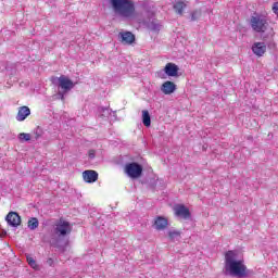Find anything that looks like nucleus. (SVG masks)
I'll return each instance as SVG.
<instances>
[{"mask_svg":"<svg viewBox=\"0 0 278 278\" xmlns=\"http://www.w3.org/2000/svg\"><path fill=\"white\" fill-rule=\"evenodd\" d=\"M237 254L233 251H228L225 254V270L229 273L231 277H248L247 266L242 261H236Z\"/></svg>","mask_w":278,"mask_h":278,"instance_id":"obj_1","label":"nucleus"},{"mask_svg":"<svg viewBox=\"0 0 278 278\" xmlns=\"http://www.w3.org/2000/svg\"><path fill=\"white\" fill-rule=\"evenodd\" d=\"M115 16L119 18H134L136 4L134 0H109Z\"/></svg>","mask_w":278,"mask_h":278,"instance_id":"obj_2","label":"nucleus"},{"mask_svg":"<svg viewBox=\"0 0 278 278\" xmlns=\"http://www.w3.org/2000/svg\"><path fill=\"white\" fill-rule=\"evenodd\" d=\"M71 231H73V228L71 227V223H68L64 218H60L55 220L51 230L50 244L56 248L60 247V241L65 236H68Z\"/></svg>","mask_w":278,"mask_h":278,"instance_id":"obj_3","label":"nucleus"},{"mask_svg":"<svg viewBox=\"0 0 278 278\" xmlns=\"http://www.w3.org/2000/svg\"><path fill=\"white\" fill-rule=\"evenodd\" d=\"M147 18L140 20L139 23H143L147 25L148 29L151 31H160L162 29V24L160 21L155 20V12L153 11V5L147 9V4H144V11L142 13Z\"/></svg>","mask_w":278,"mask_h":278,"instance_id":"obj_4","label":"nucleus"},{"mask_svg":"<svg viewBox=\"0 0 278 278\" xmlns=\"http://www.w3.org/2000/svg\"><path fill=\"white\" fill-rule=\"evenodd\" d=\"M250 26L256 34H265L269 27L268 17L266 15L254 13L250 18Z\"/></svg>","mask_w":278,"mask_h":278,"instance_id":"obj_5","label":"nucleus"},{"mask_svg":"<svg viewBox=\"0 0 278 278\" xmlns=\"http://www.w3.org/2000/svg\"><path fill=\"white\" fill-rule=\"evenodd\" d=\"M59 88L64 90V92L59 91V97H61V101H64V93L73 90L75 88V84L68 77L61 75L60 77H53L52 84H58Z\"/></svg>","mask_w":278,"mask_h":278,"instance_id":"obj_6","label":"nucleus"},{"mask_svg":"<svg viewBox=\"0 0 278 278\" xmlns=\"http://www.w3.org/2000/svg\"><path fill=\"white\" fill-rule=\"evenodd\" d=\"M125 173L131 179H138L139 177L142 176V165H140L136 162L128 163L125 166Z\"/></svg>","mask_w":278,"mask_h":278,"instance_id":"obj_7","label":"nucleus"},{"mask_svg":"<svg viewBox=\"0 0 278 278\" xmlns=\"http://www.w3.org/2000/svg\"><path fill=\"white\" fill-rule=\"evenodd\" d=\"M165 75L168 77H177L179 75V66H177L175 63H167L164 67V72L161 71L157 73V77L161 79H166Z\"/></svg>","mask_w":278,"mask_h":278,"instance_id":"obj_8","label":"nucleus"},{"mask_svg":"<svg viewBox=\"0 0 278 278\" xmlns=\"http://www.w3.org/2000/svg\"><path fill=\"white\" fill-rule=\"evenodd\" d=\"M118 40L122 45H134L136 42V35L131 31H121L118 34Z\"/></svg>","mask_w":278,"mask_h":278,"instance_id":"obj_9","label":"nucleus"},{"mask_svg":"<svg viewBox=\"0 0 278 278\" xmlns=\"http://www.w3.org/2000/svg\"><path fill=\"white\" fill-rule=\"evenodd\" d=\"M174 212L179 218H184L185 220H188V218H190V210L184 204L176 205L174 207Z\"/></svg>","mask_w":278,"mask_h":278,"instance_id":"obj_10","label":"nucleus"},{"mask_svg":"<svg viewBox=\"0 0 278 278\" xmlns=\"http://www.w3.org/2000/svg\"><path fill=\"white\" fill-rule=\"evenodd\" d=\"M5 220L11 227H18V225H21V216L16 212H10L7 215Z\"/></svg>","mask_w":278,"mask_h":278,"instance_id":"obj_11","label":"nucleus"},{"mask_svg":"<svg viewBox=\"0 0 278 278\" xmlns=\"http://www.w3.org/2000/svg\"><path fill=\"white\" fill-rule=\"evenodd\" d=\"M175 90H177V85L170 80H166L161 86V92H163V94H173Z\"/></svg>","mask_w":278,"mask_h":278,"instance_id":"obj_12","label":"nucleus"},{"mask_svg":"<svg viewBox=\"0 0 278 278\" xmlns=\"http://www.w3.org/2000/svg\"><path fill=\"white\" fill-rule=\"evenodd\" d=\"M83 178L87 184H94V181H97V179H99V173H97L96 170H92V169L85 170L83 173Z\"/></svg>","mask_w":278,"mask_h":278,"instance_id":"obj_13","label":"nucleus"},{"mask_svg":"<svg viewBox=\"0 0 278 278\" xmlns=\"http://www.w3.org/2000/svg\"><path fill=\"white\" fill-rule=\"evenodd\" d=\"M252 51L254 55H257V58H262L264 53H266V43L264 42H254L252 46Z\"/></svg>","mask_w":278,"mask_h":278,"instance_id":"obj_14","label":"nucleus"},{"mask_svg":"<svg viewBox=\"0 0 278 278\" xmlns=\"http://www.w3.org/2000/svg\"><path fill=\"white\" fill-rule=\"evenodd\" d=\"M154 227L156 231H164L168 227V219L162 216H157L154 220Z\"/></svg>","mask_w":278,"mask_h":278,"instance_id":"obj_15","label":"nucleus"},{"mask_svg":"<svg viewBox=\"0 0 278 278\" xmlns=\"http://www.w3.org/2000/svg\"><path fill=\"white\" fill-rule=\"evenodd\" d=\"M29 114H31V110H29L28 106H21L18 108L16 121H18L20 123H23V121H25V118H27Z\"/></svg>","mask_w":278,"mask_h":278,"instance_id":"obj_16","label":"nucleus"},{"mask_svg":"<svg viewBox=\"0 0 278 278\" xmlns=\"http://www.w3.org/2000/svg\"><path fill=\"white\" fill-rule=\"evenodd\" d=\"M174 10L176 14H179L181 16L184 14V10H186V4L184 3V1H178L174 3Z\"/></svg>","mask_w":278,"mask_h":278,"instance_id":"obj_17","label":"nucleus"},{"mask_svg":"<svg viewBox=\"0 0 278 278\" xmlns=\"http://www.w3.org/2000/svg\"><path fill=\"white\" fill-rule=\"evenodd\" d=\"M142 123L144 127H151V115L147 110L142 111Z\"/></svg>","mask_w":278,"mask_h":278,"instance_id":"obj_18","label":"nucleus"},{"mask_svg":"<svg viewBox=\"0 0 278 278\" xmlns=\"http://www.w3.org/2000/svg\"><path fill=\"white\" fill-rule=\"evenodd\" d=\"M40 225V223L38 222V218L33 217L28 220V229H30V231H35V229H38V226Z\"/></svg>","mask_w":278,"mask_h":278,"instance_id":"obj_19","label":"nucleus"},{"mask_svg":"<svg viewBox=\"0 0 278 278\" xmlns=\"http://www.w3.org/2000/svg\"><path fill=\"white\" fill-rule=\"evenodd\" d=\"M169 239L175 242V240H180L181 239V232L178 230H170L168 232Z\"/></svg>","mask_w":278,"mask_h":278,"instance_id":"obj_20","label":"nucleus"},{"mask_svg":"<svg viewBox=\"0 0 278 278\" xmlns=\"http://www.w3.org/2000/svg\"><path fill=\"white\" fill-rule=\"evenodd\" d=\"M18 140H21V142H29V140H31V135L27 132H22L18 135Z\"/></svg>","mask_w":278,"mask_h":278,"instance_id":"obj_21","label":"nucleus"},{"mask_svg":"<svg viewBox=\"0 0 278 278\" xmlns=\"http://www.w3.org/2000/svg\"><path fill=\"white\" fill-rule=\"evenodd\" d=\"M27 263L30 268H38V264L36 263V260L31 256H27Z\"/></svg>","mask_w":278,"mask_h":278,"instance_id":"obj_22","label":"nucleus"},{"mask_svg":"<svg viewBox=\"0 0 278 278\" xmlns=\"http://www.w3.org/2000/svg\"><path fill=\"white\" fill-rule=\"evenodd\" d=\"M200 17H201V11L195 10L191 13V21H199Z\"/></svg>","mask_w":278,"mask_h":278,"instance_id":"obj_23","label":"nucleus"},{"mask_svg":"<svg viewBox=\"0 0 278 278\" xmlns=\"http://www.w3.org/2000/svg\"><path fill=\"white\" fill-rule=\"evenodd\" d=\"M34 136H35V140H38L39 138H41V137H42V128L37 127V128L34 130Z\"/></svg>","mask_w":278,"mask_h":278,"instance_id":"obj_24","label":"nucleus"},{"mask_svg":"<svg viewBox=\"0 0 278 278\" xmlns=\"http://www.w3.org/2000/svg\"><path fill=\"white\" fill-rule=\"evenodd\" d=\"M88 155H89V160H94V157H96V155H97V151H94V150H89Z\"/></svg>","mask_w":278,"mask_h":278,"instance_id":"obj_25","label":"nucleus"},{"mask_svg":"<svg viewBox=\"0 0 278 278\" xmlns=\"http://www.w3.org/2000/svg\"><path fill=\"white\" fill-rule=\"evenodd\" d=\"M273 12L278 16V2L274 3L273 5Z\"/></svg>","mask_w":278,"mask_h":278,"instance_id":"obj_26","label":"nucleus"},{"mask_svg":"<svg viewBox=\"0 0 278 278\" xmlns=\"http://www.w3.org/2000/svg\"><path fill=\"white\" fill-rule=\"evenodd\" d=\"M47 264H48V266H53V264H54L53 258H48Z\"/></svg>","mask_w":278,"mask_h":278,"instance_id":"obj_27","label":"nucleus"},{"mask_svg":"<svg viewBox=\"0 0 278 278\" xmlns=\"http://www.w3.org/2000/svg\"><path fill=\"white\" fill-rule=\"evenodd\" d=\"M102 112H108V109H102Z\"/></svg>","mask_w":278,"mask_h":278,"instance_id":"obj_28","label":"nucleus"}]
</instances>
